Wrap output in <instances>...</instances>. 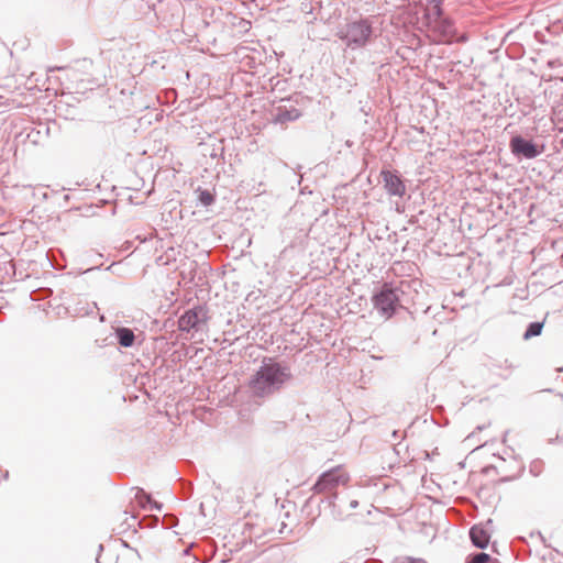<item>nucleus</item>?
Returning a JSON list of instances; mask_svg holds the SVG:
<instances>
[{
    "label": "nucleus",
    "mask_w": 563,
    "mask_h": 563,
    "mask_svg": "<svg viewBox=\"0 0 563 563\" xmlns=\"http://www.w3.org/2000/svg\"><path fill=\"white\" fill-rule=\"evenodd\" d=\"M198 200L203 207H209L214 202V195L208 189H198Z\"/></svg>",
    "instance_id": "12"
},
{
    "label": "nucleus",
    "mask_w": 563,
    "mask_h": 563,
    "mask_svg": "<svg viewBox=\"0 0 563 563\" xmlns=\"http://www.w3.org/2000/svg\"><path fill=\"white\" fill-rule=\"evenodd\" d=\"M301 117L299 109L292 106L280 104L273 113V122L278 124H287L298 120Z\"/></svg>",
    "instance_id": "8"
},
{
    "label": "nucleus",
    "mask_w": 563,
    "mask_h": 563,
    "mask_svg": "<svg viewBox=\"0 0 563 563\" xmlns=\"http://www.w3.org/2000/svg\"><path fill=\"white\" fill-rule=\"evenodd\" d=\"M114 335L122 347H131L135 343V334L132 329L126 327H117L114 329Z\"/></svg>",
    "instance_id": "10"
},
{
    "label": "nucleus",
    "mask_w": 563,
    "mask_h": 563,
    "mask_svg": "<svg viewBox=\"0 0 563 563\" xmlns=\"http://www.w3.org/2000/svg\"><path fill=\"white\" fill-rule=\"evenodd\" d=\"M438 3H439V5H442V0H432L431 1V5L438 4Z\"/></svg>",
    "instance_id": "23"
},
{
    "label": "nucleus",
    "mask_w": 563,
    "mask_h": 563,
    "mask_svg": "<svg viewBox=\"0 0 563 563\" xmlns=\"http://www.w3.org/2000/svg\"><path fill=\"white\" fill-rule=\"evenodd\" d=\"M434 23L444 35H452L453 23L450 19L443 16L442 19L434 21Z\"/></svg>",
    "instance_id": "13"
},
{
    "label": "nucleus",
    "mask_w": 563,
    "mask_h": 563,
    "mask_svg": "<svg viewBox=\"0 0 563 563\" xmlns=\"http://www.w3.org/2000/svg\"><path fill=\"white\" fill-rule=\"evenodd\" d=\"M397 437H398V431H394L393 432V438L397 439Z\"/></svg>",
    "instance_id": "26"
},
{
    "label": "nucleus",
    "mask_w": 563,
    "mask_h": 563,
    "mask_svg": "<svg viewBox=\"0 0 563 563\" xmlns=\"http://www.w3.org/2000/svg\"><path fill=\"white\" fill-rule=\"evenodd\" d=\"M349 481V473L342 465H338L320 474L312 486L316 495H322L319 503L330 509V515L335 520H342L345 517L342 504H335L338 499L336 488L340 485H346Z\"/></svg>",
    "instance_id": "2"
},
{
    "label": "nucleus",
    "mask_w": 563,
    "mask_h": 563,
    "mask_svg": "<svg viewBox=\"0 0 563 563\" xmlns=\"http://www.w3.org/2000/svg\"><path fill=\"white\" fill-rule=\"evenodd\" d=\"M385 190L390 196L402 197L406 194V185L397 170L383 169L380 172Z\"/></svg>",
    "instance_id": "7"
},
{
    "label": "nucleus",
    "mask_w": 563,
    "mask_h": 563,
    "mask_svg": "<svg viewBox=\"0 0 563 563\" xmlns=\"http://www.w3.org/2000/svg\"><path fill=\"white\" fill-rule=\"evenodd\" d=\"M543 325H544L543 322H539V321L530 322L522 335L523 340L527 341L534 336L540 335L542 333Z\"/></svg>",
    "instance_id": "11"
},
{
    "label": "nucleus",
    "mask_w": 563,
    "mask_h": 563,
    "mask_svg": "<svg viewBox=\"0 0 563 563\" xmlns=\"http://www.w3.org/2000/svg\"><path fill=\"white\" fill-rule=\"evenodd\" d=\"M429 15L433 16V22L443 18L442 5L433 4L429 9Z\"/></svg>",
    "instance_id": "17"
},
{
    "label": "nucleus",
    "mask_w": 563,
    "mask_h": 563,
    "mask_svg": "<svg viewBox=\"0 0 563 563\" xmlns=\"http://www.w3.org/2000/svg\"><path fill=\"white\" fill-rule=\"evenodd\" d=\"M509 147L518 158L533 159L542 154L544 145H539L522 135H515L510 139Z\"/></svg>",
    "instance_id": "6"
},
{
    "label": "nucleus",
    "mask_w": 563,
    "mask_h": 563,
    "mask_svg": "<svg viewBox=\"0 0 563 563\" xmlns=\"http://www.w3.org/2000/svg\"><path fill=\"white\" fill-rule=\"evenodd\" d=\"M410 288L409 282L384 283L373 295L374 308L386 319L391 318L398 309L405 308V296Z\"/></svg>",
    "instance_id": "3"
},
{
    "label": "nucleus",
    "mask_w": 563,
    "mask_h": 563,
    "mask_svg": "<svg viewBox=\"0 0 563 563\" xmlns=\"http://www.w3.org/2000/svg\"><path fill=\"white\" fill-rule=\"evenodd\" d=\"M335 504H342V510L344 511L345 517L342 519H346L351 514L349 512V500L343 497H338Z\"/></svg>",
    "instance_id": "18"
},
{
    "label": "nucleus",
    "mask_w": 563,
    "mask_h": 563,
    "mask_svg": "<svg viewBox=\"0 0 563 563\" xmlns=\"http://www.w3.org/2000/svg\"><path fill=\"white\" fill-rule=\"evenodd\" d=\"M490 559V555L485 552H476L468 555L467 563H488Z\"/></svg>",
    "instance_id": "16"
},
{
    "label": "nucleus",
    "mask_w": 563,
    "mask_h": 563,
    "mask_svg": "<svg viewBox=\"0 0 563 563\" xmlns=\"http://www.w3.org/2000/svg\"><path fill=\"white\" fill-rule=\"evenodd\" d=\"M95 268H88L85 273H88V272H91L93 271Z\"/></svg>",
    "instance_id": "28"
},
{
    "label": "nucleus",
    "mask_w": 563,
    "mask_h": 563,
    "mask_svg": "<svg viewBox=\"0 0 563 563\" xmlns=\"http://www.w3.org/2000/svg\"><path fill=\"white\" fill-rule=\"evenodd\" d=\"M534 467H536V464H532V465L530 466V472H531L532 474L537 475L538 473L534 471Z\"/></svg>",
    "instance_id": "24"
},
{
    "label": "nucleus",
    "mask_w": 563,
    "mask_h": 563,
    "mask_svg": "<svg viewBox=\"0 0 563 563\" xmlns=\"http://www.w3.org/2000/svg\"><path fill=\"white\" fill-rule=\"evenodd\" d=\"M135 499L139 501L142 508L147 509L148 503H152V497L145 493L142 488H136Z\"/></svg>",
    "instance_id": "15"
},
{
    "label": "nucleus",
    "mask_w": 563,
    "mask_h": 563,
    "mask_svg": "<svg viewBox=\"0 0 563 563\" xmlns=\"http://www.w3.org/2000/svg\"><path fill=\"white\" fill-rule=\"evenodd\" d=\"M493 367L498 369H507L509 373H511L515 368L518 367L512 361L505 358V360H493L492 362Z\"/></svg>",
    "instance_id": "14"
},
{
    "label": "nucleus",
    "mask_w": 563,
    "mask_h": 563,
    "mask_svg": "<svg viewBox=\"0 0 563 563\" xmlns=\"http://www.w3.org/2000/svg\"><path fill=\"white\" fill-rule=\"evenodd\" d=\"M393 563H427V562L422 559H415V558L406 556V558L397 559Z\"/></svg>",
    "instance_id": "19"
},
{
    "label": "nucleus",
    "mask_w": 563,
    "mask_h": 563,
    "mask_svg": "<svg viewBox=\"0 0 563 563\" xmlns=\"http://www.w3.org/2000/svg\"><path fill=\"white\" fill-rule=\"evenodd\" d=\"M162 508H163V505L153 499H152V503H148V507H147V509H150V510H157V511H161Z\"/></svg>",
    "instance_id": "20"
},
{
    "label": "nucleus",
    "mask_w": 563,
    "mask_h": 563,
    "mask_svg": "<svg viewBox=\"0 0 563 563\" xmlns=\"http://www.w3.org/2000/svg\"><path fill=\"white\" fill-rule=\"evenodd\" d=\"M209 310L205 305H197L187 309L178 319V329L181 332H199L207 329Z\"/></svg>",
    "instance_id": "5"
},
{
    "label": "nucleus",
    "mask_w": 563,
    "mask_h": 563,
    "mask_svg": "<svg viewBox=\"0 0 563 563\" xmlns=\"http://www.w3.org/2000/svg\"><path fill=\"white\" fill-rule=\"evenodd\" d=\"M358 506V500L351 499L349 500V510L355 509Z\"/></svg>",
    "instance_id": "21"
},
{
    "label": "nucleus",
    "mask_w": 563,
    "mask_h": 563,
    "mask_svg": "<svg viewBox=\"0 0 563 563\" xmlns=\"http://www.w3.org/2000/svg\"><path fill=\"white\" fill-rule=\"evenodd\" d=\"M211 156H212V157H216V156H217L216 152H212V153H211Z\"/></svg>",
    "instance_id": "27"
},
{
    "label": "nucleus",
    "mask_w": 563,
    "mask_h": 563,
    "mask_svg": "<svg viewBox=\"0 0 563 563\" xmlns=\"http://www.w3.org/2000/svg\"><path fill=\"white\" fill-rule=\"evenodd\" d=\"M291 378V369L287 363L264 358L262 365L249 380V391L255 398L271 397Z\"/></svg>",
    "instance_id": "1"
},
{
    "label": "nucleus",
    "mask_w": 563,
    "mask_h": 563,
    "mask_svg": "<svg viewBox=\"0 0 563 563\" xmlns=\"http://www.w3.org/2000/svg\"><path fill=\"white\" fill-rule=\"evenodd\" d=\"M470 539L474 547L483 550L489 544L490 534L484 528L475 525L470 529Z\"/></svg>",
    "instance_id": "9"
},
{
    "label": "nucleus",
    "mask_w": 563,
    "mask_h": 563,
    "mask_svg": "<svg viewBox=\"0 0 563 563\" xmlns=\"http://www.w3.org/2000/svg\"><path fill=\"white\" fill-rule=\"evenodd\" d=\"M175 519L176 518L174 516H165L164 521L166 525H173Z\"/></svg>",
    "instance_id": "22"
},
{
    "label": "nucleus",
    "mask_w": 563,
    "mask_h": 563,
    "mask_svg": "<svg viewBox=\"0 0 563 563\" xmlns=\"http://www.w3.org/2000/svg\"><path fill=\"white\" fill-rule=\"evenodd\" d=\"M8 476H9V472H8V471H4V473H3V478H4V479H7V478H8Z\"/></svg>",
    "instance_id": "25"
},
{
    "label": "nucleus",
    "mask_w": 563,
    "mask_h": 563,
    "mask_svg": "<svg viewBox=\"0 0 563 563\" xmlns=\"http://www.w3.org/2000/svg\"><path fill=\"white\" fill-rule=\"evenodd\" d=\"M372 34V24L366 19L350 22L338 32V36L351 49L364 47L371 40Z\"/></svg>",
    "instance_id": "4"
}]
</instances>
